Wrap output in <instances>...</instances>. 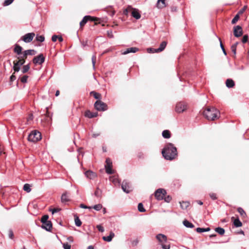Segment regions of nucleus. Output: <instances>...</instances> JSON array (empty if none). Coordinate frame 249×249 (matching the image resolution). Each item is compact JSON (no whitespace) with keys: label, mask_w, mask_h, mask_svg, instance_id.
Wrapping results in <instances>:
<instances>
[{"label":"nucleus","mask_w":249,"mask_h":249,"mask_svg":"<svg viewBox=\"0 0 249 249\" xmlns=\"http://www.w3.org/2000/svg\"><path fill=\"white\" fill-rule=\"evenodd\" d=\"M20 66L19 64H18L17 62H14V67L13 69L15 71V72H18L20 70Z\"/></svg>","instance_id":"nucleus-29"},{"label":"nucleus","mask_w":249,"mask_h":249,"mask_svg":"<svg viewBox=\"0 0 249 249\" xmlns=\"http://www.w3.org/2000/svg\"><path fill=\"white\" fill-rule=\"evenodd\" d=\"M163 199H164V200L165 202H169L171 200V197L170 196H164Z\"/></svg>","instance_id":"nucleus-54"},{"label":"nucleus","mask_w":249,"mask_h":249,"mask_svg":"<svg viewBox=\"0 0 249 249\" xmlns=\"http://www.w3.org/2000/svg\"><path fill=\"white\" fill-rule=\"evenodd\" d=\"M215 231L220 235H223L225 233V230L221 227L216 228Z\"/></svg>","instance_id":"nucleus-30"},{"label":"nucleus","mask_w":249,"mask_h":249,"mask_svg":"<svg viewBox=\"0 0 249 249\" xmlns=\"http://www.w3.org/2000/svg\"><path fill=\"white\" fill-rule=\"evenodd\" d=\"M138 208L139 211H140V212H144L145 211V210L143 208L142 204L141 203H140L138 204Z\"/></svg>","instance_id":"nucleus-36"},{"label":"nucleus","mask_w":249,"mask_h":249,"mask_svg":"<svg viewBox=\"0 0 249 249\" xmlns=\"http://www.w3.org/2000/svg\"><path fill=\"white\" fill-rule=\"evenodd\" d=\"M3 151V147L0 144V155L2 154Z\"/></svg>","instance_id":"nucleus-63"},{"label":"nucleus","mask_w":249,"mask_h":249,"mask_svg":"<svg viewBox=\"0 0 249 249\" xmlns=\"http://www.w3.org/2000/svg\"><path fill=\"white\" fill-rule=\"evenodd\" d=\"M69 200V196L68 194L65 193L63 194L61 196V201L62 202H67Z\"/></svg>","instance_id":"nucleus-26"},{"label":"nucleus","mask_w":249,"mask_h":249,"mask_svg":"<svg viewBox=\"0 0 249 249\" xmlns=\"http://www.w3.org/2000/svg\"><path fill=\"white\" fill-rule=\"evenodd\" d=\"M96 55H93L92 56L91 60H92V63L93 67L94 68V67H95V62H96Z\"/></svg>","instance_id":"nucleus-50"},{"label":"nucleus","mask_w":249,"mask_h":249,"mask_svg":"<svg viewBox=\"0 0 249 249\" xmlns=\"http://www.w3.org/2000/svg\"><path fill=\"white\" fill-rule=\"evenodd\" d=\"M139 51V49L137 47H131L126 49L122 53V54L125 55L129 53H135Z\"/></svg>","instance_id":"nucleus-14"},{"label":"nucleus","mask_w":249,"mask_h":249,"mask_svg":"<svg viewBox=\"0 0 249 249\" xmlns=\"http://www.w3.org/2000/svg\"><path fill=\"white\" fill-rule=\"evenodd\" d=\"M114 233L113 232L111 231L110 232L109 235L107 236H103V239L107 242H110L112 240L113 237H114Z\"/></svg>","instance_id":"nucleus-19"},{"label":"nucleus","mask_w":249,"mask_h":249,"mask_svg":"<svg viewBox=\"0 0 249 249\" xmlns=\"http://www.w3.org/2000/svg\"><path fill=\"white\" fill-rule=\"evenodd\" d=\"M8 236L10 239H12L14 238V233L11 229H10L8 231Z\"/></svg>","instance_id":"nucleus-46"},{"label":"nucleus","mask_w":249,"mask_h":249,"mask_svg":"<svg viewBox=\"0 0 249 249\" xmlns=\"http://www.w3.org/2000/svg\"><path fill=\"white\" fill-rule=\"evenodd\" d=\"M187 109L186 105L182 102L178 103L176 107V111L178 113H181Z\"/></svg>","instance_id":"nucleus-10"},{"label":"nucleus","mask_w":249,"mask_h":249,"mask_svg":"<svg viewBox=\"0 0 249 249\" xmlns=\"http://www.w3.org/2000/svg\"><path fill=\"white\" fill-rule=\"evenodd\" d=\"M132 16L137 19L141 18V14L139 12L138 10L134 8H132V11L131 13Z\"/></svg>","instance_id":"nucleus-16"},{"label":"nucleus","mask_w":249,"mask_h":249,"mask_svg":"<svg viewBox=\"0 0 249 249\" xmlns=\"http://www.w3.org/2000/svg\"><path fill=\"white\" fill-rule=\"evenodd\" d=\"M80 207L84 209H91V207H88L86 205H84V204H81L80 205Z\"/></svg>","instance_id":"nucleus-61"},{"label":"nucleus","mask_w":249,"mask_h":249,"mask_svg":"<svg viewBox=\"0 0 249 249\" xmlns=\"http://www.w3.org/2000/svg\"><path fill=\"white\" fill-rule=\"evenodd\" d=\"M48 218H49V216L48 215H43L41 219V222H42V223H46V222L48 221Z\"/></svg>","instance_id":"nucleus-38"},{"label":"nucleus","mask_w":249,"mask_h":249,"mask_svg":"<svg viewBox=\"0 0 249 249\" xmlns=\"http://www.w3.org/2000/svg\"><path fill=\"white\" fill-rule=\"evenodd\" d=\"M88 20L95 21V18L90 16H86L84 17L82 21L80 22V26L82 27L84 26Z\"/></svg>","instance_id":"nucleus-13"},{"label":"nucleus","mask_w":249,"mask_h":249,"mask_svg":"<svg viewBox=\"0 0 249 249\" xmlns=\"http://www.w3.org/2000/svg\"><path fill=\"white\" fill-rule=\"evenodd\" d=\"M50 211L52 212V214H54V213L58 212L59 211H60V209H59V208H54V209H51Z\"/></svg>","instance_id":"nucleus-53"},{"label":"nucleus","mask_w":249,"mask_h":249,"mask_svg":"<svg viewBox=\"0 0 249 249\" xmlns=\"http://www.w3.org/2000/svg\"><path fill=\"white\" fill-rule=\"evenodd\" d=\"M23 190L27 193L31 191V185L29 184H25L23 186Z\"/></svg>","instance_id":"nucleus-28"},{"label":"nucleus","mask_w":249,"mask_h":249,"mask_svg":"<svg viewBox=\"0 0 249 249\" xmlns=\"http://www.w3.org/2000/svg\"><path fill=\"white\" fill-rule=\"evenodd\" d=\"M183 223V225L187 228H193L194 227V225L187 220H184Z\"/></svg>","instance_id":"nucleus-24"},{"label":"nucleus","mask_w":249,"mask_h":249,"mask_svg":"<svg viewBox=\"0 0 249 249\" xmlns=\"http://www.w3.org/2000/svg\"><path fill=\"white\" fill-rule=\"evenodd\" d=\"M96 228H97V229L98 230V231L100 232H104V229L103 228V226H102L101 225H98L96 226Z\"/></svg>","instance_id":"nucleus-52"},{"label":"nucleus","mask_w":249,"mask_h":249,"mask_svg":"<svg viewBox=\"0 0 249 249\" xmlns=\"http://www.w3.org/2000/svg\"><path fill=\"white\" fill-rule=\"evenodd\" d=\"M16 79V77L14 75V74H13L10 77V82H12L13 81H15Z\"/></svg>","instance_id":"nucleus-59"},{"label":"nucleus","mask_w":249,"mask_h":249,"mask_svg":"<svg viewBox=\"0 0 249 249\" xmlns=\"http://www.w3.org/2000/svg\"><path fill=\"white\" fill-rule=\"evenodd\" d=\"M204 116L209 120H214L218 118L219 111L214 107L207 108L203 112Z\"/></svg>","instance_id":"nucleus-2"},{"label":"nucleus","mask_w":249,"mask_h":249,"mask_svg":"<svg viewBox=\"0 0 249 249\" xmlns=\"http://www.w3.org/2000/svg\"><path fill=\"white\" fill-rule=\"evenodd\" d=\"M94 107L98 111H105L107 109V106L101 100H97L94 104Z\"/></svg>","instance_id":"nucleus-5"},{"label":"nucleus","mask_w":249,"mask_h":249,"mask_svg":"<svg viewBox=\"0 0 249 249\" xmlns=\"http://www.w3.org/2000/svg\"><path fill=\"white\" fill-rule=\"evenodd\" d=\"M156 237L163 249H170V244L167 242V237L165 235L158 234Z\"/></svg>","instance_id":"nucleus-3"},{"label":"nucleus","mask_w":249,"mask_h":249,"mask_svg":"<svg viewBox=\"0 0 249 249\" xmlns=\"http://www.w3.org/2000/svg\"><path fill=\"white\" fill-rule=\"evenodd\" d=\"M63 247L64 249H71V246L68 243H64L63 244Z\"/></svg>","instance_id":"nucleus-47"},{"label":"nucleus","mask_w":249,"mask_h":249,"mask_svg":"<svg viewBox=\"0 0 249 249\" xmlns=\"http://www.w3.org/2000/svg\"><path fill=\"white\" fill-rule=\"evenodd\" d=\"M239 16L238 15H236L231 20V23L234 24L238 20Z\"/></svg>","instance_id":"nucleus-42"},{"label":"nucleus","mask_w":249,"mask_h":249,"mask_svg":"<svg viewBox=\"0 0 249 249\" xmlns=\"http://www.w3.org/2000/svg\"><path fill=\"white\" fill-rule=\"evenodd\" d=\"M14 0H5L4 2V6H8L11 4Z\"/></svg>","instance_id":"nucleus-49"},{"label":"nucleus","mask_w":249,"mask_h":249,"mask_svg":"<svg viewBox=\"0 0 249 249\" xmlns=\"http://www.w3.org/2000/svg\"><path fill=\"white\" fill-rule=\"evenodd\" d=\"M237 210L242 216L245 217L246 216V213L242 208H238Z\"/></svg>","instance_id":"nucleus-37"},{"label":"nucleus","mask_w":249,"mask_h":249,"mask_svg":"<svg viewBox=\"0 0 249 249\" xmlns=\"http://www.w3.org/2000/svg\"><path fill=\"white\" fill-rule=\"evenodd\" d=\"M30 69V66L29 65H24L21 70L23 73H25L27 72Z\"/></svg>","instance_id":"nucleus-34"},{"label":"nucleus","mask_w":249,"mask_h":249,"mask_svg":"<svg viewBox=\"0 0 249 249\" xmlns=\"http://www.w3.org/2000/svg\"><path fill=\"white\" fill-rule=\"evenodd\" d=\"M162 154L165 159L172 160L178 156L177 149L172 143H168L162 150Z\"/></svg>","instance_id":"nucleus-1"},{"label":"nucleus","mask_w":249,"mask_h":249,"mask_svg":"<svg viewBox=\"0 0 249 249\" xmlns=\"http://www.w3.org/2000/svg\"><path fill=\"white\" fill-rule=\"evenodd\" d=\"M28 78V76L27 75H24L23 76H22L21 78L20 81L23 83H26L27 81Z\"/></svg>","instance_id":"nucleus-44"},{"label":"nucleus","mask_w":249,"mask_h":249,"mask_svg":"<svg viewBox=\"0 0 249 249\" xmlns=\"http://www.w3.org/2000/svg\"><path fill=\"white\" fill-rule=\"evenodd\" d=\"M233 224L236 227H240L242 225L241 222L238 218L234 220Z\"/></svg>","instance_id":"nucleus-31"},{"label":"nucleus","mask_w":249,"mask_h":249,"mask_svg":"<svg viewBox=\"0 0 249 249\" xmlns=\"http://www.w3.org/2000/svg\"><path fill=\"white\" fill-rule=\"evenodd\" d=\"M58 39V36L53 35L52 36V40L53 42H55Z\"/></svg>","instance_id":"nucleus-60"},{"label":"nucleus","mask_w":249,"mask_h":249,"mask_svg":"<svg viewBox=\"0 0 249 249\" xmlns=\"http://www.w3.org/2000/svg\"><path fill=\"white\" fill-rule=\"evenodd\" d=\"M35 36V34L34 33H28L22 37V40L25 43H29L33 40Z\"/></svg>","instance_id":"nucleus-9"},{"label":"nucleus","mask_w":249,"mask_h":249,"mask_svg":"<svg viewBox=\"0 0 249 249\" xmlns=\"http://www.w3.org/2000/svg\"><path fill=\"white\" fill-rule=\"evenodd\" d=\"M90 94L93 95L94 97L95 98V99H99L101 97V95L100 94L97 93V92H96L95 91H91L90 92Z\"/></svg>","instance_id":"nucleus-35"},{"label":"nucleus","mask_w":249,"mask_h":249,"mask_svg":"<svg viewBox=\"0 0 249 249\" xmlns=\"http://www.w3.org/2000/svg\"><path fill=\"white\" fill-rule=\"evenodd\" d=\"M22 50V48L18 45H16L15 47L14 48V52L17 53L18 54H20L21 53V52Z\"/></svg>","instance_id":"nucleus-22"},{"label":"nucleus","mask_w":249,"mask_h":249,"mask_svg":"<svg viewBox=\"0 0 249 249\" xmlns=\"http://www.w3.org/2000/svg\"><path fill=\"white\" fill-rule=\"evenodd\" d=\"M122 188L124 192L126 193H129L132 190V187L126 180L123 181L122 184Z\"/></svg>","instance_id":"nucleus-8"},{"label":"nucleus","mask_w":249,"mask_h":249,"mask_svg":"<svg viewBox=\"0 0 249 249\" xmlns=\"http://www.w3.org/2000/svg\"><path fill=\"white\" fill-rule=\"evenodd\" d=\"M45 61V58L42 54H40L33 59V63L35 64H42Z\"/></svg>","instance_id":"nucleus-11"},{"label":"nucleus","mask_w":249,"mask_h":249,"mask_svg":"<svg viewBox=\"0 0 249 249\" xmlns=\"http://www.w3.org/2000/svg\"><path fill=\"white\" fill-rule=\"evenodd\" d=\"M166 194V191L163 189H158L155 193V196L158 200H162Z\"/></svg>","instance_id":"nucleus-6"},{"label":"nucleus","mask_w":249,"mask_h":249,"mask_svg":"<svg viewBox=\"0 0 249 249\" xmlns=\"http://www.w3.org/2000/svg\"><path fill=\"white\" fill-rule=\"evenodd\" d=\"M27 55H25V52H23V56L20 57L21 59H26L27 58Z\"/></svg>","instance_id":"nucleus-62"},{"label":"nucleus","mask_w":249,"mask_h":249,"mask_svg":"<svg viewBox=\"0 0 249 249\" xmlns=\"http://www.w3.org/2000/svg\"><path fill=\"white\" fill-rule=\"evenodd\" d=\"M41 228L47 231H51L52 228V224L50 221L46 222V223H42Z\"/></svg>","instance_id":"nucleus-15"},{"label":"nucleus","mask_w":249,"mask_h":249,"mask_svg":"<svg viewBox=\"0 0 249 249\" xmlns=\"http://www.w3.org/2000/svg\"><path fill=\"white\" fill-rule=\"evenodd\" d=\"M94 195L97 197H100L101 195V191L99 188H97L94 193Z\"/></svg>","instance_id":"nucleus-43"},{"label":"nucleus","mask_w":249,"mask_h":249,"mask_svg":"<svg viewBox=\"0 0 249 249\" xmlns=\"http://www.w3.org/2000/svg\"><path fill=\"white\" fill-rule=\"evenodd\" d=\"M58 39L60 42L63 41V38L61 36H58Z\"/></svg>","instance_id":"nucleus-64"},{"label":"nucleus","mask_w":249,"mask_h":249,"mask_svg":"<svg viewBox=\"0 0 249 249\" xmlns=\"http://www.w3.org/2000/svg\"><path fill=\"white\" fill-rule=\"evenodd\" d=\"M45 38L43 36H36V40L40 42H42L44 41Z\"/></svg>","instance_id":"nucleus-39"},{"label":"nucleus","mask_w":249,"mask_h":249,"mask_svg":"<svg viewBox=\"0 0 249 249\" xmlns=\"http://www.w3.org/2000/svg\"><path fill=\"white\" fill-rule=\"evenodd\" d=\"M41 139V133L36 130L32 131L28 136V140L32 142H36Z\"/></svg>","instance_id":"nucleus-4"},{"label":"nucleus","mask_w":249,"mask_h":249,"mask_svg":"<svg viewBox=\"0 0 249 249\" xmlns=\"http://www.w3.org/2000/svg\"><path fill=\"white\" fill-rule=\"evenodd\" d=\"M196 231L199 233L205 232L204 228H197L196 229Z\"/></svg>","instance_id":"nucleus-56"},{"label":"nucleus","mask_w":249,"mask_h":249,"mask_svg":"<svg viewBox=\"0 0 249 249\" xmlns=\"http://www.w3.org/2000/svg\"><path fill=\"white\" fill-rule=\"evenodd\" d=\"M85 174L87 178L89 179H93L96 177V173L90 170L86 171Z\"/></svg>","instance_id":"nucleus-17"},{"label":"nucleus","mask_w":249,"mask_h":249,"mask_svg":"<svg viewBox=\"0 0 249 249\" xmlns=\"http://www.w3.org/2000/svg\"><path fill=\"white\" fill-rule=\"evenodd\" d=\"M209 196L213 200H215L217 199L216 194L215 193H210Z\"/></svg>","instance_id":"nucleus-48"},{"label":"nucleus","mask_w":249,"mask_h":249,"mask_svg":"<svg viewBox=\"0 0 249 249\" xmlns=\"http://www.w3.org/2000/svg\"><path fill=\"white\" fill-rule=\"evenodd\" d=\"M233 34L236 37L241 36L243 34L242 27L239 25L234 27Z\"/></svg>","instance_id":"nucleus-12"},{"label":"nucleus","mask_w":249,"mask_h":249,"mask_svg":"<svg viewBox=\"0 0 249 249\" xmlns=\"http://www.w3.org/2000/svg\"><path fill=\"white\" fill-rule=\"evenodd\" d=\"M92 208L95 210L98 211H100L102 208V205L100 204H98L94 205Z\"/></svg>","instance_id":"nucleus-41"},{"label":"nucleus","mask_w":249,"mask_h":249,"mask_svg":"<svg viewBox=\"0 0 249 249\" xmlns=\"http://www.w3.org/2000/svg\"><path fill=\"white\" fill-rule=\"evenodd\" d=\"M25 55H33L36 53V52L34 50H28L25 51Z\"/></svg>","instance_id":"nucleus-27"},{"label":"nucleus","mask_w":249,"mask_h":249,"mask_svg":"<svg viewBox=\"0 0 249 249\" xmlns=\"http://www.w3.org/2000/svg\"><path fill=\"white\" fill-rule=\"evenodd\" d=\"M85 115L86 117L88 118H92L97 117L98 115V113L97 112H91L89 110H87L85 112Z\"/></svg>","instance_id":"nucleus-18"},{"label":"nucleus","mask_w":249,"mask_h":249,"mask_svg":"<svg viewBox=\"0 0 249 249\" xmlns=\"http://www.w3.org/2000/svg\"><path fill=\"white\" fill-rule=\"evenodd\" d=\"M18 59L19 60L18 61H17V62L18 63V64H19L20 66H21L25 63V60H24V59H21L20 57H18Z\"/></svg>","instance_id":"nucleus-45"},{"label":"nucleus","mask_w":249,"mask_h":249,"mask_svg":"<svg viewBox=\"0 0 249 249\" xmlns=\"http://www.w3.org/2000/svg\"><path fill=\"white\" fill-rule=\"evenodd\" d=\"M74 221L75 225L78 226L80 227L82 225V222L78 217L75 216L74 218Z\"/></svg>","instance_id":"nucleus-32"},{"label":"nucleus","mask_w":249,"mask_h":249,"mask_svg":"<svg viewBox=\"0 0 249 249\" xmlns=\"http://www.w3.org/2000/svg\"><path fill=\"white\" fill-rule=\"evenodd\" d=\"M162 135L163 138H166V139H169L171 137L170 132L168 130H165L163 131V132L162 133Z\"/></svg>","instance_id":"nucleus-23"},{"label":"nucleus","mask_w":249,"mask_h":249,"mask_svg":"<svg viewBox=\"0 0 249 249\" xmlns=\"http://www.w3.org/2000/svg\"><path fill=\"white\" fill-rule=\"evenodd\" d=\"M231 50L232 53H233L234 55H235L236 54V48L235 47V45H232L231 46Z\"/></svg>","instance_id":"nucleus-57"},{"label":"nucleus","mask_w":249,"mask_h":249,"mask_svg":"<svg viewBox=\"0 0 249 249\" xmlns=\"http://www.w3.org/2000/svg\"><path fill=\"white\" fill-rule=\"evenodd\" d=\"M226 85L228 88H231L234 86V82L232 79H228L226 81Z\"/></svg>","instance_id":"nucleus-21"},{"label":"nucleus","mask_w":249,"mask_h":249,"mask_svg":"<svg viewBox=\"0 0 249 249\" xmlns=\"http://www.w3.org/2000/svg\"><path fill=\"white\" fill-rule=\"evenodd\" d=\"M112 161L109 158H107L106 160L105 168L106 173L108 174H111L113 173L112 170Z\"/></svg>","instance_id":"nucleus-7"},{"label":"nucleus","mask_w":249,"mask_h":249,"mask_svg":"<svg viewBox=\"0 0 249 249\" xmlns=\"http://www.w3.org/2000/svg\"><path fill=\"white\" fill-rule=\"evenodd\" d=\"M147 51L148 53H158V52H157V49H153L152 48H147Z\"/></svg>","instance_id":"nucleus-40"},{"label":"nucleus","mask_w":249,"mask_h":249,"mask_svg":"<svg viewBox=\"0 0 249 249\" xmlns=\"http://www.w3.org/2000/svg\"><path fill=\"white\" fill-rule=\"evenodd\" d=\"M180 206L183 209H187L189 205V203L188 202H182L180 203Z\"/></svg>","instance_id":"nucleus-33"},{"label":"nucleus","mask_w":249,"mask_h":249,"mask_svg":"<svg viewBox=\"0 0 249 249\" xmlns=\"http://www.w3.org/2000/svg\"><path fill=\"white\" fill-rule=\"evenodd\" d=\"M248 39V36L247 35H244L243 37L242 42L243 43H246Z\"/></svg>","instance_id":"nucleus-55"},{"label":"nucleus","mask_w":249,"mask_h":249,"mask_svg":"<svg viewBox=\"0 0 249 249\" xmlns=\"http://www.w3.org/2000/svg\"><path fill=\"white\" fill-rule=\"evenodd\" d=\"M132 10V8L131 6H128L126 9H125L124 11V14L125 15H127L128 14V13L129 12V10Z\"/></svg>","instance_id":"nucleus-51"},{"label":"nucleus","mask_w":249,"mask_h":249,"mask_svg":"<svg viewBox=\"0 0 249 249\" xmlns=\"http://www.w3.org/2000/svg\"><path fill=\"white\" fill-rule=\"evenodd\" d=\"M219 40L220 41V47H221V49H222V50L223 51V53H224L225 55H226L227 54L226 52V51H225V49L224 48L223 45L222 44V42L221 41L220 38H219Z\"/></svg>","instance_id":"nucleus-58"},{"label":"nucleus","mask_w":249,"mask_h":249,"mask_svg":"<svg viewBox=\"0 0 249 249\" xmlns=\"http://www.w3.org/2000/svg\"><path fill=\"white\" fill-rule=\"evenodd\" d=\"M167 45V42L166 41H162L160 45V47L158 49H157V52H158V53H160V52H161L162 51H163L164 49L165 48L166 46Z\"/></svg>","instance_id":"nucleus-20"},{"label":"nucleus","mask_w":249,"mask_h":249,"mask_svg":"<svg viewBox=\"0 0 249 249\" xmlns=\"http://www.w3.org/2000/svg\"><path fill=\"white\" fill-rule=\"evenodd\" d=\"M157 6L159 8H162L165 7V0H158Z\"/></svg>","instance_id":"nucleus-25"}]
</instances>
